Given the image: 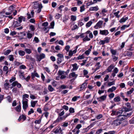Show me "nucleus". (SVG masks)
Segmentation results:
<instances>
[{"instance_id": "obj_1", "label": "nucleus", "mask_w": 134, "mask_h": 134, "mask_svg": "<svg viewBox=\"0 0 134 134\" xmlns=\"http://www.w3.org/2000/svg\"><path fill=\"white\" fill-rule=\"evenodd\" d=\"M103 22V21L100 20L96 24V25L94 26V28L96 29H97L98 28H102Z\"/></svg>"}, {"instance_id": "obj_2", "label": "nucleus", "mask_w": 134, "mask_h": 134, "mask_svg": "<svg viewBox=\"0 0 134 134\" xmlns=\"http://www.w3.org/2000/svg\"><path fill=\"white\" fill-rule=\"evenodd\" d=\"M54 133L55 134L60 133L61 134H63V132L62 130L61 127H58V128L54 129Z\"/></svg>"}, {"instance_id": "obj_3", "label": "nucleus", "mask_w": 134, "mask_h": 134, "mask_svg": "<svg viewBox=\"0 0 134 134\" xmlns=\"http://www.w3.org/2000/svg\"><path fill=\"white\" fill-rule=\"evenodd\" d=\"M28 101L23 100V108L25 110L28 107Z\"/></svg>"}, {"instance_id": "obj_4", "label": "nucleus", "mask_w": 134, "mask_h": 134, "mask_svg": "<svg viewBox=\"0 0 134 134\" xmlns=\"http://www.w3.org/2000/svg\"><path fill=\"white\" fill-rule=\"evenodd\" d=\"M45 55L44 53L41 54L39 56H38L37 57V60L39 62L41 60L45 58Z\"/></svg>"}, {"instance_id": "obj_5", "label": "nucleus", "mask_w": 134, "mask_h": 134, "mask_svg": "<svg viewBox=\"0 0 134 134\" xmlns=\"http://www.w3.org/2000/svg\"><path fill=\"white\" fill-rule=\"evenodd\" d=\"M121 123V122L120 119H117L114 120L113 122V124L115 126H117L120 125Z\"/></svg>"}, {"instance_id": "obj_6", "label": "nucleus", "mask_w": 134, "mask_h": 134, "mask_svg": "<svg viewBox=\"0 0 134 134\" xmlns=\"http://www.w3.org/2000/svg\"><path fill=\"white\" fill-rule=\"evenodd\" d=\"M100 34L102 35H104L105 36L108 35L109 33L108 30H100Z\"/></svg>"}, {"instance_id": "obj_7", "label": "nucleus", "mask_w": 134, "mask_h": 134, "mask_svg": "<svg viewBox=\"0 0 134 134\" xmlns=\"http://www.w3.org/2000/svg\"><path fill=\"white\" fill-rule=\"evenodd\" d=\"M107 97V96L104 95L102 96L97 98V100L99 102L103 101L105 100Z\"/></svg>"}, {"instance_id": "obj_8", "label": "nucleus", "mask_w": 134, "mask_h": 134, "mask_svg": "<svg viewBox=\"0 0 134 134\" xmlns=\"http://www.w3.org/2000/svg\"><path fill=\"white\" fill-rule=\"evenodd\" d=\"M114 67V65L113 64L110 65L107 68V70L108 71V72H110L112 71V70Z\"/></svg>"}, {"instance_id": "obj_9", "label": "nucleus", "mask_w": 134, "mask_h": 134, "mask_svg": "<svg viewBox=\"0 0 134 134\" xmlns=\"http://www.w3.org/2000/svg\"><path fill=\"white\" fill-rule=\"evenodd\" d=\"M58 74L59 75H66L68 74L67 72L59 70L58 71Z\"/></svg>"}, {"instance_id": "obj_10", "label": "nucleus", "mask_w": 134, "mask_h": 134, "mask_svg": "<svg viewBox=\"0 0 134 134\" xmlns=\"http://www.w3.org/2000/svg\"><path fill=\"white\" fill-rule=\"evenodd\" d=\"M26 119V117L23 114H22L19 116V118L18 119V120L19 121H20L21 120L23 119V121H24Z\"/></svg>"}, {"instance_id": "obj_11", "label": "nucleus", "mask_w": 134, "mask_h": 134, "mask_svg": "<svg viewBox=\"0 0 134 134\" xmlns=\"http://www.w3.org/2000/svg\"><path fill=\"white\" fill-rule=\"evenodd\" d=\"M85 33L87 35L89 34V36L90 38H93V35L92 33L91 32L90 30H88L85 32Z\"/></svg>"}, {"instance_id": "obj_12", "label": "nucleus", "mask_w": 134, "mask_h": 134, "mask_svg": "<svg viewBox=\"0 0 134 134\" xmlns=\"http://www.w3.org/2000/svg\"><path fill=\"white\" fill-rule=\"evenodd\" d=\"M87 86V83L86 82H84L82 85H81L80 87L81 90H83L84 89L86 88Z\"/></svg>"}, {"instance_id": "obj_13", "label": "nucleus", "mask_w": 134, "mask_h": 134, "mask_svg": "<svg viewBox=\"0 0 134 134\" xmlns=\"http://www.w3.org/2000/svg\"><path fill=\"white\" fill-rule=\"evenodd\" d=\"M29 97V95L27 94H25L23 95L22 96V99L23 100H26V101H28V100L26 98H28Z\"/></svg>"}, {"instance_id": "obj_14", "label": "nucleus", "mask_w": 134, "mask_h": 134, "mask_svg": "<svg viewBox=\"0 0 134 134\" xmlns=\"http://www.w3.org/2000/svg\"><path fill=\"white\" fill-rule=\"evenodd\" d=\"M72 66L73 67V68L71 70L72 71H73L74 70H77L78 68V67L77 66V64L76 63H75L74 64H72Z\"/></svg>"}, {"instance_id": "obj_15", "label": "nucleus", "mask_w": 134, "mask_h": 134, "mask_svg": "<svg viewBox=\"0 0 134 134\" xmlns=\"http://www.w3.org/2000/svg\"><path fill=\"white\" fill-rule=\"evenodd\" d=\"M98 6H96V7H91L90 8L89 10L90 11H97L98 10Z\"/></svg>"}, {"instance_id": "obj_16", "label": "nucleus", "mask_w": 134, "mask_h": 134, "mask_svg": "<svg viewBox=\"0 0 134 134\" xmlns=\"http://www.w3.org/2000/svg\"><path fill=\"white\" fill-rule=\"evenodd\" d=\"M76 52V49H75L73 51H72L71 50H70L69 51L68 55L69 56H70L71 57L72 55L74 54H75Z\"/></svg>"}, {"instance_id": "obj_17", "label": "nucleus", "mask_w": 134, "mask_h": 134, "mask_svg": "<svg viewBox=\"0 0 134 134\" xmlns=\"http://www.w3.org/2000/svg\"><path fill=\"white\" fill-rule=\"evenodd\" d=\"M31 76L32 79H34L35 76L37 77H39V76L37 73H32Z\"/></svg>"}, {"instance_id": "obj_18", "label": "nucleus", "mask_w": 134, "mask_h": 134, "mask_svg": "<svg viewBox=\"0 0 134 134\" xmlns=\"http://www.w3.org/2000/svg\"><path fill=\"white\" fill-rule=\"evenodd\" d=\"M43 7L41 4H39L38 5V9L37 11V13H40L41 11V9Z\"/></svg>"}, {"instance_id": "obj_19", "label": "nucleus", "mask_w": 134, "mask_h": 134, "mask_svg": "<svg viewBox=\"0 0 134 134\" xmlns=\"http://www.w3.org/2000/svg\"><path fill=\"white\" fill-rule=\"evenodd\" d=\"M116 89V87L113 86L111 88H109L107 91L108 92H112L114 91Z\"/></svg>"}, {"instance_id": "obj_20", "label": "nucleus", "mask_w": 134, "mask_h": 134, "mask_svg": "<svg viewBox=\"0 0 134 134\" xmlns=\"http://www.w3.org/2000/svg\"><path fill=\"white\" fill-rule=\"evenodd\" d=\"M21 106L20 104L15 108V109L17 112H20L21 111Z\"/></svg>"}, {"instance_id": "obj_21", "label": "nucleus", "mask_w": 134, "mask_h": 134, "mask_svg": "<svg viewBox=\"0 0 134 134\" xmlns=\"http://www.w3.org/2000/svg\"><path fill=\"white\" fill-rule=\"evenodd\" d=\"M110 51L112 54L111 55H115L117 53V51L116 50H114L113 49H110Z\"/></svg>"}, {"instance_id": "obj_22", "label": "nucleus", "mask_w": 134, "mask_h": 134, "mask_svg": "<svg viewBox=\"0 0 134 134\" xmlns=\"http://www.w3.org/2000/svg\"><path fill=\"white\" fill-rule=\"evenodd\" d=\"M128 17H126L124 18V17L122 18L119 21V22L120 23H122L125 22L128 19Z\"/></svg>"}, {"instance_id": "obj_23", "label": "nucleus", "mask_w": 134, "mask_h": 134, "mask_svg": "<svg viewBox=\"0 0 134 134\" xmlns=\"http://www.w3.org/2000/svg\"><path fill=\"white\" fill-rule=\"evenodd\" d=\"M122 110L123 111L127 112L131 110L132 109L131 108H129L126 107H124L123 108Z\"/></svg>"}, {"instance_id": "obj_24", "label": "nucleus", "mask_w": 134, "mask_h": 134, "mask_svg": "<svg viewBox=\"0 0 134 134\" xmlns=\"http://www.w3.org/2000/svg\"><path fill=\"white\" fill-rule=\"evenodd\" d=\"M90 38L88 37V35L86 34L85 37L83 39V41H89L90 40Z\"/></svg>"}, {"instance_id": "obj_25", "label": "nucleus", "mask_w": 134, "mask_h": 134, "mask_svg": "<svg viewBox=\"0 0 134 134\" xmlns=\"http://www.w3.org/2000/svg\"><path fill=\"white\" fill-rule=\"evenodd\" d=\"M64 60V58H58L57 59V63L58 64H60L62 61Z\"/></svg>"}, {"instance_id": "obj_26", "label": "nucleus", "mask_w": 134, "mask_h": 134, "mask_svg": "<svg viewBox=\"0 0 134 134\" xmlns=\"http://www.w3.org/2000/svg\"><path fill=\"white\" fill-rule=\"evenodd\" d=\"M70 115V113L69 114H66L65 115L63 116V117H59L60 119L61 120V121L65 119L66 118H67L68 116Z\"/></svg>"}, {"instance_id": "obj_27", "label": "nucleus", "mask_w": 134, "mask_h": 134, "mask_svg": "<svg viewBox=\"0 0 134 134\" xmlns=\"http://www.w3.org/2000/svg\"><path fill=\"white\" fill-rule=\"evenodd\" d=\"M121 98L119 96H118L114 99V100L115 102H118L120 101Z\"/></svg>"}, {"instance_id": "obj_28", "label": "nucleus", "mask_w": 134, "mask_h": 134, "mask_svg": "<svg viewBox=\"0 0 134 134\" xmlns=\"http://www.w3.org/2000/svg\"><path fill=\"white\" fill-rule=\"evenodd\" d=\"M132 113V112H130L129 113H125L123 114V116L126 117H129L131 115Z\"/></svg>"}, {"instance_id": "obj_29", "label": "nucleus", "mask_w": 134, "mask_h": 134, "mask_svg": "<svg viewBox=\"0 0 134 134\" xmlns=\"http://www.w3.org/2000/svg\"><path fill=\"white\" fill-rule=\"evenodd\" d=\"M37 102V101H31V106L33 107H35L36 104Z\"/></svg>"}, {"instance_id": "obj_30", "label": "nucleus", "mask_w": 134, "mask_h": 134, "mask_svg": "<svg viewBox=\"0 0 134 134\" xmlns=\"http://www.w3.org/2000/svg\"><path fill=\"white\" fill-rule=\"evenodd\" d=\"M32 36V34L30 32V31H28L27 33V37L28 38H31Z\"/></svg>"}, {"instance_id": "obj_31", "label": "nucleus", "mask_w": 134, "mask_h": 134, "mask_svg": "<svg viewBox=\"0 0 134 134\" xmlns=\"http://www.w3.org/2000/svg\"><path fill=\"white\" fill-rule=\"evenodd\" d=\"M19 76L20 77V78H21L22 80H23V78L24 77V72H22L21 71H19Z\"/></svg>"}, {"instance_id": "obj_32", "label": "nucleus", "mask_w": 134, "mask_h": 134, "mask_svg": "<svg viewBox=\"0 0 134 134\" xmlns=\"http://www.w3.org/2000/svg\"><path fill=\"white\" fill-rule=\"evenodd\" d=\"M69 17L66 15L65 16V17L63 18V22H64L65 23V22L69 19Z\"/></svg>"}, {"instance_id": "obj_33", "label": "nucleus", "mask_w": 134, "mask_h": 134, "mask_svg": "<svg viewBox=\"0 0 134 134\" xmlns=\"http://www.w3.org/2000/svg\"><path fill=\"white\" fill-rule=\"evenodd\" d=\"M18 53L19 55L21 56H24L25 55V53L24 51L22 50H20L18 51Z\"/></svg>"}, {"instance_id": "obj_34", "label": "nucleus", "mask_w": 134, "mask_h": 134, "mask_svg": "<svg viewBox=\"0 0 134 134\" xmlns=\"http://www.w3.org/2000/svg\"><path fill=\"white\" fill-rule=\"evenodd\" d=\"M130 26V25H124L121 27V30H124L125 28L129 27Z\"/></svg>"}, {"instance_id": "obj_35", "label": "nucleus", "mask_w": 134, "mask_h": 134, "mask_svg": "<svg viewBox=\"0 0 134 134\" xmlns=\"http://www.w3.org/2000/svg\"><path fill=\"white\" fill-rule=\"evenodd\" d=\"M8 58L10 61H13L14 59L13 55H10L8 56Z\"/></svg>"}, {"instance_id": "obj_36", "label": "nucleus", "mask_w": 134, "mask_h": 134, "mask_svg": "<svg viewBox=\"0 0 134 134\" xmlns=\"http://www.w3.org/2000/svg\"><path fill=\"white\" fill-rule=\"evenodd\" d=\"M110 37H106L104 38V41L106 43H108L109 42L110 40Z\"/></svg>"}, {"instance_id": "obj_37", "label": "nucleus", "mask_w": 134, "mask_h": 134, "mask_svg": "<svg viewBox=\"0 0 134 134\" xmlns=\"http://www.w3.org/2000/svg\"><path fill=\"white\" fill-rule=\"evenodd\" d=\"M80 97V96H75L72 98L71 101L73 102L76 101L77 100V99Z\"/></svg>"}, {"instance_id": "obj_38", "label": "nucleus", "mask_w": 134, "mask_h": 134, "mask_svg": "<svg viewBox=\"0 0 134 134\" xmlns=\"http://www.w3.org/2000/svg\"><path fill=\"white\" fill-rule=\"evenodd\" d=\"M92 23L93 22L91 21H89L86 24V26L88 27H90L92 24Z\"/></svg>"}, {"instance_id": "obj_39", "label": "nucleus", "mask_w": 134, "mask_h": 134, "mask_svg": "<svg viewBox=\"0 0 134 134\" xmlns=\"http://www.w3.org/2000/svg\"><path fill=\"white\" fill-rule=\"evenodd\" d=\"M85 57V54H83L82 55H79L77 57L78 59H84Z\"/></svg>"}, {"instance_id": "obj_40", "label": "nucleus", "mask_w": 134, "mask_h": 134, "mask_svg": "<svg viewBox=\"0 0 134 134\" xmlns=\"http://www.w3.org/2000/svg\"><path fill=\"white\" fill-rule=\"evenodd\" d=\"M85 5H83L80 7V12H82L85 10Z\"/></svg>"}, {"instance_id": "obj_41", "label": "nucleus", "mask_w": 134, "mask_h": 134, "mask_svg": "<svg viewBox=\"0 0 134 134\" xmlns=\"http://www.w3.org/2000/svg\"><path fill=\"white\" fill-rule=\"evenodd\" d=\"M14 9V7L12 6L9 7L8 8V10L12 13Z\"/></svg>"}, {"instance_id": "obj_42", "label": "nucleus", "mask_w": 134, "mask_h": 134, "mask_svg": "<svg viewBox=\"0 0 134 134\" xmlns=\"http://www.w3.org/2000/svg\"><path fill=\"white\" fill-rule=\"evenodd\" d=\"M20 23L18 21H16L14 22V24H15V26H18L20 25Z\"/></svg>"}, {"instance_id": "obj_43", "label": "nucleus", "mask_w": 134, "mask_h": 134, "mask_svg": "<svg viewBox=\"0 0 134 134\" xmlns=\"http://www.w3.org/2000/svg\"><path fill=\"white\" fill-rule=\"evenodd\" d=\"M69 111L70 112L69 113H74L75 112L74 109V108L72 107H70V108L69 110Z\"/></svg>"}, {"instance_id": "obj_44", "label": "nucleus", "mask_w": 134, "mask_h": 134, "mask_svg": "<svg viewBox=\"0 0 134 134\" xmlns=\"http://www.w3.org/2000/svg\"><path fill=\"white\" fill-rule=\"evenodd\" d=\"M58 58H64V56L63 54L58 53L57 55Z\"/></svg>"}, {"instance_id": "obj_45", "label": "nucleus", "mask_w": 134, "mask_h": 134, "mask_svg": "<svg viewBox=\"0 0 134 134\" xmlns=\"http://www.w3.org/2000/svg\"><path fill=\"white\" fill-rule=\"evenodd\" d=\"M48 89L50 92H52L54 90V88L51 85H49L48 87Z\"/></svg>"}, {"instance_id": "obj_46", "label": "nucleus", "mask_w": 134, "mask_h": 134, "mask_svg": "<svg viewBox=\"0 0 134 134\" xmlns=\"http://www.w3.org/2000/svg\"><path fill=\"white\" fill-rule=\"evenodd\" d=\"M11 52V51L10 49H8L5 51L4 53V55H8Z\"/></svg>"}, {"instance_id": "obj_47", "label": "nucleus", "mask_w": 134, "mask_h": 134, "mask_svg": "<svg viewBox=\"0 0 134 134\" xmlns=\"http://www.w3.org/2000/svg\"><path fill=\"white\" fill-rule=\"evenodd\" d=\"M9 83H5L4 85V87L6 90H8L9 88Z\"/></svg>"}, {"instance_id": "obj_48", "label": "nucleus", "mask_w": 134, "mask_h": 134, "mask_svg": "<svg viewBox=\"0 0 134 134\" xmlns=\"http://www.w3.org/2000/svg\"><path fill=\"white\" fill-rule=\"evenodd\" d=\"M119 11H118L114 13V15L117 18H119L120 16V15H118V14L119 13Z\"/></svg>"}, {"instance_id": "obj_49", "label": "nucleus", "mask_w": 134, "mask_h": 134, "mask_svg": "<svg viewBox=\"0 0 134 134\" xmlns=\"http://www.w3.org/2000/svg\"><path fill=\"white\" fill-rule=\"evenodd\" d=\"M43 69L48 73H49L50 72V70L48 67H44Z\"/></svg>"}, {"instance_id": "obj_50", "label": "nucleus", "mask_w": 134, "mask_h": 134, "mask_svg": "<svg viewBox=\"0 0 134 134\" xmlns=\"http://www.w3.org/2000/svg\"><path fill=\"white\" fill-rule=\"evenodd\" d=\"M77 2V5L78 6L80 5V4H82L83 2L80 0H75Z\"/></svg>"}, {"instance_id": "obj_51", "label": "nucleus", "mask_w": 134, "mask_h": 134, "mask_svg": "<svg viewBox=\"0 0 134 134\" xmlns=\"http://www.w3.org/2000/svg\"><path fill=\"white\" fill-rule=\"evenodd\" d=\"M103 116L102 114H100L98 115H97L96 117V118L98 120L99 119L102 118Z\"/></svg>"}, {"instance_id": "obj_52", "label": "nucleus", "mask_w": 134, "mask_h": 134, "mask_svg": "<svg viewBox=\"0 0 134 134\" xmlns=\"http://www.w3.org/2000/svg\"><path fill=\"white\" fill-rule=\"evenodd\" d=\"M134 90V89L133 88H132L129 91H128L127 92V94H131L132 93V92Z\"/></svg>"}, {"instance_id": "obj_53", "label": "nucleus", "mask_w": 134, "mask_h": 134, "mask_svg": "<svg viewBox=\"0 0 134 134\" xmlns=\"http://www.w3.org/2000/svg\"><path fill=\"white\" fill-rule=\"evenodd\" d=\"M115 132L114 131H109L108 132H105L104 134H114Z\"/></svg>"}, {"instance_id": "obj_54", "label": "nucleus", "mask_w": 134, "mask_h": 134, "mask_svg": "<svg viewBox=\"0 0 134 134\" xmlns=\"http://www.w3.org/2000/svg\"><path fill=\"white\" fill-rule=\"evenodd\" d=\"M72 77H76L77 76V75L75 74V72H72L70 74Z\"/></svg>"}, {"instance_id": "obj_55", "label": "nucleus", "mask_w": 134, "mask_h": 134, "mask_svg": "<svg viewBox=\"0 0 134 134\" xmlns=\"http://www.w3.org/2000/svg\"><path fill=\"white\" fill-rule=\"evenodd\" d=\"M115 84V82L114 81L112 82H109L108 83V85L109 86H111L114 85Z\"/></svg>"}, {"instance_id": "obj_56", "label": "nucleus", "mask_w": 134, "mask_h": 134, "mask_svg": "<svg viewBox=\"0 0 134 134\" xmlns=\"http://www.w3.org/2000/svg\"><path fill=\"white\" fill-rule=\"evenodd\" d=\"M71 20L73 21H74L76 19V17L73 15L71 16Z\"/></svg>"}, {"instance_id": "obj_57", "label": "nucleus", "mask_w": 134, "mask_h": 134, "mask_svg": "<svg viewBox=\"0 0 134 134\" xmlns=\"http://www.w3.org/2000/svg\"><path fill=\"white\" fill-rule=\"evenodd\" d=\"M30 28L31 31H34L35 29L34 26L33 25H31L30 26Z\"/></svg>"}, {"instance_id": "obj_58", "label": "nucleus", "mask_w": 134, "mask_h": 134, "mask_svg": "<svg viewBox=\"0 0 134 134\" xmlns=\"http://www.w3.org/2000/svg\"><path fill=\"white\" fill-rule=\"evenodd\" d=\"M61 16V14L59 13H57L56 14L55 18L56 19H58Z\"/></svg>"}, {"instance_id": "obj_59", "label": "nucleus", "mask_w": 134, "mask_h": 134, "mask_svg": "<svg viewBox=\"0 0 134 134\" xmlns=\"http://www.w3.org/2000/svg\"><path fill=\"white\" fill-rule=\"evenodd\" d=\"M61 121V120L60 119L59 117H58L56 120L54 121L53 122V124L57 122H59Z\"/></svg>"}, {"instance_id": "obj_60", "label": "nucleus", "mask_w": 134, "mask_h": 134, "mask_svg": "<svg viewBox=\"0 0 134 134\" xmlns=\"http://www.w3.org/2000/svg\"><path fill=\"white\" fill-rule=\"evenodd\" d=\"M25 51L26 53L29 54L31 52V50L30 49L27 48L25 49Z\"/></svg>"}, {"instance_id": "obj_61", "label": "nucleus", "mask_w": 134, "mask_h": 134, "mask_svg": "<svg viewBox=\"0 0 134 134\" xmlns=\"http://www.w3.org/2000/svg\"><path fill=\"white\" fill-rule=\"evenodd\" d=\"M77 10V7H74L71 8V10L72 12H75Z\"/></svg>"}, {"instance_id": "obj_62", "label": "nucleus", "mask_w": 134, "mask_h": 134, "mask_svg": "<svg viewBox=\"0 0 134 134\" xmlns=\"http://www.w3.org/2000/svg\"><path fill=\"white\" fill-rule=\"evenodd\" d=\"M119 70L117 68H115L114 69L113 72L117 74Z\"/></svg>"}, {"instance_id": "obj_63", "label": "nucleus", "mask_w": 134, "mask_h": 134, "mask_svg": "<svg viewBox=\"0 0 134 134\" xmlns=\"http://www.w3.org/2000/svg\"><path fill=\"white\" fill-rule=\"evenodd\" d=\"M114 55H111V56L113 58V61H115L118 60V58Z\"/></svg>"}, {"instance_id": "obj_64", "label": "nucleus", "mask_w": 134, "mask_h": 134, "mask_svg": "<svg viewBox=\"0 0 134 134\" xmlns=\"http://www.w3.org/2000/svg\"><path fill=\"white\" fill-rule=\"evenodd\" d=\"M114 93H111L109 95V97L110 98H112L114 97Z\"/></svg>"}]
</instances>
